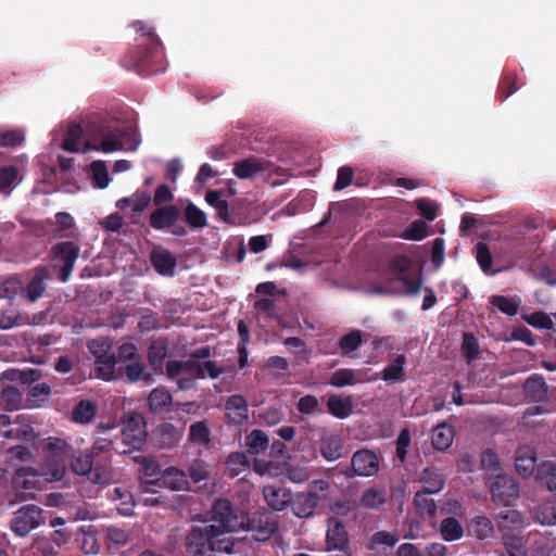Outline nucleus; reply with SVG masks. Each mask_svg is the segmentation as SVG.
Here are the masks:
<instances>
[{
  "label": "nucleus",
  "instance_id": "nucleus-1",
  "mask_svg": "<svg viewBox=\"0 0 556 556\" xmlns=\"http://www.w3.org/2000/svg\"><path fill=\"white\" fill-rule=\"evenodd\" d=\"M211 520L220 522L228 532L248 530L258 542L269 540L278 530V521L269 513H254L252 517L236 508L229 500L218 498L210 511Z\"/></svg>",
  "mask_w": 556,
  "mask_h": 556
},
{
  "label": "nucleus",
  "instance_id": "nucleus-2",
  "mask_svg": "<svg viewBox=\"0 0 556 556\" xmlns=\"http://www.w3.org/2000/svg\"><path fill=\"white\" fill-rule=\"evenodd\" d=\"M131 26L138 34L136 48L123 58V66L142 76L164 72V47L154 29L142 21H135Z\"/></svg>",
  "mask_w": 556,
  "mask_h": 556
},
{
  "label": "nucleus",
  "instance_id": "nucleus-3",
  "mask_svg": "<svg viewBox=\"0 0 556 556\" xmlns=\"http://www.w3.org/2000/svg\"><path fill=\"white\" fill-rule=\"evenodd\" d=\"M84 130L87 138L84 152L96 150L111 153L124 148V126L116 118L102 115L91 116Z\"/></svg>",
  "mask_w": 556,
  "mask_h": 556
},
{
  "label": "nucleus",
  "instance_id": "nucleus-4",
  "mask_svg": "<svg viewBox=\"0 0 556 556\" xmlns=\"http://www.w3.org/2000/svg\"><path fill=\"white\" fill-rule=\"evenodd\" d=\"M193 526L185 538L186 552L190 556H211V553L230 554L233 542L226 536L229 533L224 525Z\"/></svg>",
  "mask_w": 556,
  "mask_h": 556
},
{
  "label": "nucleus",
  "instance_id": "nucleus-5",
  "mask_svg": "<svg viewBox=\"0 0 556 556\" xmlns=\"http://www.w3.org/2000/svg\"><path fill=\"white\" fill-rule=\"evenodd\" d=\"M224 372L225 368L215 361L194 362L188 357L182 361H168L165 365L167 379L176 382L179 391L193 390L197 388V380L217 379Z\"/></svg>",
  "mask_w": 556,
  "mask_h": 556
},
{
  "label": "nucleus",
  "instance_id": "nucleus-6",
  "mask_svg": "<svg viewBox=\"0 0 556 556\" xmlns=\"http://www.w3.org/2000/svg\"><path fill=\"white\" fill-rule=\"evenodd\" d=\"M76 475L86 476L94 484H109L113 480V468L109 457L96 458L93 452L80 453L71 462Z\"/></svg>",
  "mask_w": 556,
  "mask_h": 556
},
{
  "label": "nucleus",
  "instance_id": "nucleus-7",
  "mask_svg": "<svg viewBox=\"0 0 556 556\" xmlns=\"http://www.w3.org/2000/svg\"><path fill=\"white\" fill-rule=\"evenodd\" d=\"M43 523V510L37 505L29 504L22 506L14 513L11 520V530L18 536H25Z\"/></svg>",
  "mask_w": 556,
  "mask_h": 556
},
{
  "label": "nucleus",
  "instance_id": "nucleus-8",
  "mask_svg": "<svg viewBox=\"0 0 556 556\" xmlns=\"http://www.w3.org/2000/svg\"><path fill=\"white\" fill-rule=\"evenodd\" d=\"M43 483L42 475L31 467L18 468L12 479L16 497L26 501L34 497V491L39 490Z\"/></svg>",
  "mask_w": 556,
  "mask_h": 556
},
{
  "label": "nucleus",
  "instance_id": "nucleus-9",
  "mask_svg": "<svg viewBox=\"0 0 556 556\" xmlns=\"http://www.w3.org/2000/svg\"><path fill=\"white\" fill-rule=\"evenodd\" d=\"M492 501L508 506L519 497L520 485L516 478L507 473H498L490 484Z\"/></svg>",
  "mask_w": 556,
  "mask_h": 556
},
{
  "label": "nucleus",
  "instance_id": "nucleus-10",
  "mask_svg": "<svg viewBox=\"0 0 556 556\" xmlns=\"http://www.w3.org/2000/svg\"><path fill=\"white\" fill-rule=\"evenodd\" d=\"M122 437L124 444L140 450L148 437L144 417L139 413L128 415L123 421Z\"/></svg>",
  "mask_w": 556,
  "mask_h": 556
},
{
  "label": "nucleus",
  "instance_id": "nucleus-11",
  "mask_svg": "<svg viewBox=\"0 0 556 556\" xmlns=\"http://www.w3.org/2000/svg\"><path fill=\"white\" fill-rule=\"evenodd\" d=\"M79 245L74 243L73 241H63L54 244L51 248L52 258L55 261H61L63 263L59 275V279L62 282L68 281L73 273L75 263L79 256Z\"/></svg>",
  "mask_w": 556,
  "mask_h": 556
},
{
  "label": "nucleus",
  "instance_id": "nucleus-12",
  "mask_svg": "<svg viewBox=\"0 0 556 556\" xmlns=\"http://www.w3.org/2000/svg\"><path fill=\"white\" fill-rule=\"evenodd\" d=\"M380 460L378 455L369 450L356 451L351 458V469L355 476L372 477L379 471Z\"/></svg>",
  "mask_w": 556,
  "mask_h": 556
},
{
  "label": "nucleus",
  "instance_id": "nucleus-13",
  "mask_svg": "<svg viewBox=\"0 0 556 556\" xmlns=\"http://www.w3.org/2000/svg\"><path fill=\"white\" fill-rule=\"evenodd\" d=\"M225 419L228 425L241 427L249 420V406L241 394H232L225 402Z\"/></svg>",
  "mask_w": 556,
  "mask_h": 556
},
{
  "label": "nucleus",
  "instance_id": "nucleus-14",
  "mask_svg": "<svg viewBox=\"0 0 556 556\" xmlns=\"http://www.w3.org/2000/svg\"><path fill=\"white\" fill-rule=\"evenodd\" d=\"M327 551H340L343 556H352L349 534L342 521L334 519L330 522L326 534Z\"/></svg>",
  "mask_w": 556,
  "mask_h": 556
},
{
  "label": "nucleus",
  "instance_id": "nucleus-15",
  "mask_svg": "<svg viewBox=\"0 0 556 556\" xmlns=\"http://www.w3.org/2000/svg\"><path fill=\"white\" fill-rule=\"evenodd\" d=\"M269 168L265 159L250 156L233 163L232 173L239 179H252Z\"/></svg>",
  "mask_w": 556,
  "mask_h": 556
},
{
  "label": "nucleus",
  "instance_id": "nucleus-16",
  "mask_svg": "<svg viewBox=\"0 0 556 556\" xmlns=\"http://www.w3.org/2000/svg\"><path fill=\"white\" fill-rule=\"evenodd\" d=\"M266 504L275 511L286 509L292 502V493L286 486L268 484L263 488Z\"/></svg>",
  "mask_w": 556,
  "mask_h": 556
},
{
  "label": "nucleus",
  "instance_id": "nucleus-17",
  "mask_svg": "<svg viewBox=\"0 0 556 556\" xmlns=\"http://www.w3.org/2000/svg\"><path fill=\"white\" fill-rule=\"evenodd\" d=\"M150 261L154 269L163 276H173L177 265L176 256L163 247H154L150 252Z\"/></svg>",
  "mask_w": 556,
  "mask_h": 556
},
{
  "label": "nucleus",
  "instance_id": "nucleus-18",
  "mask_svg": "<svg viewBox=\"0 0 556 556\" xmlns=\"http://www.w3.org/2000/svg\"><path fill=\"white\" fill-rule=\"evenodd\" d=\"M180 211L177 205L169 204L154 210L150 214V226L156 230H163L173 227L178 220Z\"/></svg>",
  "mask_w": 556,
  "mask_h": 556
},
{
  "label": "nucleus",
  "instance_id": "nucleus-19",
  "mask_svg": "<svg viewBox=\"0 0 556 556\" xmlns=\"http://www.w3.org/2000/svg\"><path fill=\"white\" fill-rule=\"evenodd\" d=\"M182 438V429L173 424H162L154 433V442L159 448L169 450L176 446Z\"/></svg>",
  "mask_w": 556,
  "mask_h": 556
},
{
  "label": "nucleus",
  "instance_id": "nucleus-20",
  "mask_svg": "<svg viewBox=\"0 0 556 556\" xmlns=\"http://www.w3.org/2000/svg\"><path fill=\"white\" fill-rule=\"evenodd\" d=\"M536 466V452L530 445H522L515 453V468L522 477L533 473Z\"/></svg>",
  "mask_w": 556,
  "mask_h": 556
},
{
  "label": "nucleus",
  "instance_id": "nucleus-21",
  "mask_svg": "<svg viewBox=\"0 0 556 556\" xmlns=\"http://www.w3.org/2000/svg\"><path fill=\"white\" fill-rule=\"evenodd\" d=\"M327 409L330 415L338 419L348 418L353 412L352 395L331 394L327 400Z\"/></svg>",
  "mask_w": 556,
  "mask_h": 556
},
{
  "label": "nucleus",
  "instance_id": "nucleus-22",
  "mask_svg": "<svg viewBox=\"0 0 556 556\" xmlns=\"http://www.w3.org/2000/svg\"><path fill=\"white\" fill-rule=\"evenodd\" d=\"M419 482L424 484L421 490L435 494L443 490L445 485V478L438 468L426 467L419 473Z\"/></svg>",
  "mask_w": 556,
  "mask_h": 556
},
{
  "label": "nucleus",
  "instance_id": "nucleus-23",
  "mask_svg": "<svg viewBox=\"0 0 556 556\" xmlns=\"http://www.w3.org/2000/svg\"><path fill=\"white\" fill-rule=\"evenodd\" d=\"M343 442L337 435H325L319 440V452L328 462H334L343 455Z\"/></svg>",
  "mask_w": 556,
  "mask_h": 556
},
{
  "label": "nucleus",
  "instance_id": "nucleus-24",
  "mask_svg": "<svg viewBox=\"0 0 556 556\" xmlns=\"http://www.w3.org/2000/svg\"><path fill=\"white\" fill-rule=\"evenodd\" d=\"M523 390L528 399L542 402L547 397L548 387L542 376L533 374L525 381Z\"/></svg>",
  "mask_w": 556,
  "mask_h": 556
},
{
  "label": "nucleus",
  "instance_id": "nucleus-25",
  "mask_svg": "<svg viewBox=\"0 0 556 556\" xmlns=\"http://www.w3.org/2000/svg\"><path fill=\"white\" fill-rule=\"evenodd\" d=\"M148 404L154 414L167 412L173 404V396L165 387H157L150 392Z\"/></svg>",
  "mask_w": 556,
  "mask_h": 556
},
{
  "label": "nucleus",
  "instance_id": "nucleus-26",
  "mask_svg": "<svg viewBox=\"0 0 556 556\" xmlns=\"http://www.w3.org/2000/svg\"><path fill=\"white\" fill-rule=\"evenodd\" d=\"M317 497L306 493H299L294 498L292 497L291 507L293 514L299 518L311 517L318 506Z\"/></svg>",
  "mask_w": 556,
  "mask_h": 556
},
{
  "label": "nucleus",
  "instance_id": "nucleus-27",
  "mask_svg": "<svg viewBox=\"0 0 556 556\" xmlns=\"http://www.w3.org/2000/svg\"><path fill=\"white\" fill-rule=\"evenodd\" d=\"M162 484L173 491H187L189 490V481L185 471L176 468L168 467L164 470L161 479Z\"/></svg>",
  "mask_w": 556,
  "mask_h": 556
},
{
  "label": "nucleus",
  "instance_id": "nucleus-28",
  "mask_svg": "<svg viewBox=\"0 0 556 556\" xmlns=\"http://www.w3.org/2000/svg\"><path fill=\"white\" fill-rule=\"evenodd\" d=\"M117 364V357L114 353H102L97 355V359L94 361V372L98 378L110 381L115 376V367Z\"/></svg>",
  "mask_w": 556,
  "mask_h": 556
},
{
  "label": "nucleus",
  "instance_id": "nucleus-29",
  "mask_svg": "<svg viewBox=\"0 0 556 556\" xmlns=\"http://www.w3.org/2000/svg\"><path fill=\"white\" fill-rule=\"evenodd\" d=\"M168 355V342L165 338H157L152 340L148 348L149 364L156 370L163 366L165 358Z\"/></svg>",
  "mask_w": 556,
  "mask_h": 556
},
{
  "label": "nucleus",
  "instance_id": "nucleus-30",
  "mask_svg": "<svg viewBox=\"0 0 556 556\" xmlns=\"http://www.w3.org/2000/svg\"><path fill=\"white\" fill-rule=\"evenodd\" d=\"M244 442L247 452L253 456L264 453L269 447L268 435L261 429H254L248 433Z\"/></svg>",
  "mask_w": 556,
  "mask_h": 556
},
{
  "label": "nucleus",
  "instance_id": "nucleus-31",
  "mask_svg": "<svg viewBox=\"0 0 556 556\" xmlns=\"http://www.w3.org/2000/svg\"><path fill=\"white\" fill-rule=\"evenodd\" d=\"M150 202L151 197L147 191H136L130 197L117 200L116 207L119 210L131 207L134 213H141L149 206Z\"/></svg>",
  "mask_w": 556,
  "mask_h": 556
},
{
  "label": "nucleus",
  "instance_id": "nucleus-32",
  "mask_svg": "<svg viewBox=\"0 0 556 556\" xmlns=\"http://www.w3.org/2000/svg\"><path fill=\"white\" fill-rule=\"evenodd\" d=\"M359 374V370L353 368H340L330 375L328 383L334 388L355 386L362 381Z\"/></svg>",
  "mask_w": 556,
  "mask_h": 556
},
{
  "label": "nucleus",
  "instance_id": "nucleus-33",
  "mask_svg": "<svg viewBox=\"0 0 556 556\" xmlns=\"http://www.w3.org/2000/svg\"><path fill=\"white\" fill-rule=\"evenodd\" d=\"M156 483V479H150L141 482V492L138 502L146 507H156L164 503V496L161 492L151 489Z\"/></svg>",
  "mask_w": 556,
  "mask_h": 556
},
{
  "label": "nucleus",
  "instance_id": "nucleus-34",
  "mask_svg": "<svg viewBox=\"0 0 556 556\" xmlns=\"http://www.w3.org/2000/svg\"><path fill=\"white\" fill-rule=\"evenodd\" d=\"M454 439V429L447 424H441L432 430L431 442L432 446L438 451L447 450Z\"/></svg>",
  "mask_w": 556,
  "mask_h": 556
},
{
  "label": "nucleus",
  "instance_id": "nucleus-35",
  "mask_svg": "<svg viewBox=\"0 0 556 556\" xmlns=\"http://www.w3.org/2000/svg\"><path fill=\"white\" fill-rule=\"evenodd\" d=\"M502 542L508 556H527V539L525 536L505 533L502 536Z\"/></svg>",
  "mask_w": 556,
  "mask_h": 556
},
{
  "label": "nucleus",
  "instance_id": "nucleus-36",
  "mask_svg": "<svg viewBox=\"0 0 556 556\" xmlns=\"http://www.w3.org/2000/svg\"><path fill=\"white\" fill-rule=\"evenodd\" d=\"M431 493L419 490L415 493L414 505L420 517L432 518L437 513V504L433 498L429 497Z\"/></svg>",
  "mask_w": 556,
  "mask_h": 556
},
{
  "label": "nucleus",
  "instance_id": "nucleus-37",
  "mask_svg": "<svg viewBox=\"0 0 556 556\" xmlns=\"http://www.w3.org/2000/svg\"><path fill=\"white\" fill-rule=\"evenodd\" d=\"M536 479L549 492L556 494V463L545 462L541 464L536 469Z\"/></svg>",
  "mask_w": 556,
  "mask_h": 556
},
{
  "label": "nucleus",
  "instance_id": "nucleus-38",
  "mask_svg": "<svg viewBox=\"0 0 556 556\" xmlns=\"http://www.w3.org/2000/svg\"><path fill=\"white\" fill-rule=\"evenodd\" d=\"M188 439L193 444L207 447L211 442V431L205 420L193 422L189 427Z\"/></svg>",
  "mask_w": 556,
  "mask_h": 556
},
{
  "label": "nucleus",
  "instance_id": "nucleus-39",
  "mask_svg": "<svg viewBox=\"0 0 556 556\" xmlns=\"http://www.w3.org/2000/svg\"><path fill=\"white\" fill-rule=\"evenodd\" d=\"M406 364V356L404 354L397 355L383 370L381 378L384 381H403L405 377L404 366Z\"/></svg>",
  "mask_w": 556,
  "mask_h": 556
},
{
  "label": "nucleus",
  "instance_id": "nucleus-40",
  "mask_svg": "<svg viewBox=\"0 0 556 556\" xmlns=\"http://www.w3.org/2000/svg\"><path fill=\"white\" fill-rule=\"evenodd\" d=\"M469 531L479 540H484L493 535L494 527L486 516H476L470 520Z\"/></svg>",
  "mask_w": 556,
  "mask_h": 556
},
{
  "label": "nucleus",
  "instance_id": "nucleus-41",
  "mask_svg": "<svg viewBox=\"0 0 556 556\" xmlns=\"http://www.w3.org/2000/svg\"><path fill=\"white\" fill-rule=\"evenodd\" d=\"M112 498L114 501H118L119 504L116 506L118 513L123 516H131L134 515L135 508V500L130 492L127 490L117 486L114 489Z\"/></svg>",
  "mask_w": 556,
  "mask_h": 556
},
{
  "label": "nucleus",
  "instance_id": "nucleus-42",
  "mask_svg": "<svg viewBox=\"0 0 556 556\" xmlns=\"http://www.w3.org/2000/svg\"><path fill=\"white\" fill-rule=\"evenodd\" d=\"M440 532L443 540L447 542L459 540L464 535L462 525L454 517H447L441 521Z\"/></svg>",
  "mask_w": 556,
  "mask_h": 556
},
{
  "label": "nucleus",
  "instance_id": "nucleus-43",
  "mask_svg": "<svg viewBox=\"0 0 556 556\" xmlns=\"http://www.w3.org/2000/svg\"><path fill=\"white\" fill-rule=\"evenodd\" d=\"M46 274L47 269L45 267H38L36 269L34 277L30 279L27 286V298L31 302H35L42 295L46 289V285L43 282Z\"/></svg>",
  "mask_w": 556,
  "mask_h": 556
},
{
  "label": "nucleus",
  "instance_id": "nucleus-44",
  "mask_svg": "<svg viewBox=\"0 0 556 556\" xmlns=\"http://www.w3.org/2000/svg\"><path fill=\"white\" fill-rule=\"evenodd\" d=\"M227 469L231 477H237L250 468V462L244 453L232 452L226 459Z\"/></svg>",
  "mask_w": 556,
  "mask_h": 556
},
{
  "label": "nucleus",
  "instance_id": "nucleus-45",
  "mask_svg": "<svg viewBox=\"0 0 556 556\" xmlns=\"http://www.w3.org/2000/svg\"><path fill=\"white\" fill-rule=\"evenodd\" d=\"M517 78L518 77L515 72H505L503 74L498 84L497 91V96L502 102L508 99L519 89V86L517 85Z\"/></svg>",
  "mask_w": 556,
  "mask_h": 556
},
{
  "label": "nucleus",
  "instance_id": "nucleus-46",
  "mask_svg": "<svg viewBox=\"0 0 556 556\" xmlns=\"http://www.w3.org/2000/svg\"><path fill=\"white\" fill-rule=\"evenodd\" d=\"M97 407L96 405L88 401L81 400L72 412V419L75 422L87 424L96 415Z\"/></svg>",
  "mask_w": 556,
  "mask_h": 556
},
{
  "label": "nucleus",
  "instance_id": "nucleus-47",
  "mask_svg": "<svg viewBox=\"0 0 556 556\" xmlns=\"http://www.w3.org/2000/svg\"><path fill=\"white\" fill-rule=\"evenodd\" d=\"M184 214L186 223L192 228H203L207 224L205 213L191 202L186 205Z\"/></svg>",
  "mask_w": 556,
  "mask_h": 556
},
{
  "label": "nucleus",
  "instance_id": "nucleus-48",
  "mask_svg": "<svg viewBox=\"0 0 556 556\" xmlns=\"http://www.w3.org/2000/svg\"><path fill=\"white\" fill-rule=\"evenodd\" d=\"M83 132H85V130L81 128L80 125L72 124L68 127L66 135L64 136L63 142H62V148L66 152H70V153L78 152L79 151L78 142L80 140Z\"/></svg>",
  "mask_w": 556,
  "mask_h": 556
},
{
  "label": "nucleus",
  "instance_id": "nucleus-49",
  "mask_svg": "<svg viewBox=\"0 0 556 556\" xmlns=\"http://www.w3.org/2000/svg\"><path fill=\"white\" fill-rule=\"evenodd\" d=\"M490 304L507 316H515L519 309V302L505 295H492Z\"/></svg>",
  "mask_w": 556,
  "mask_h": 556
},
{
  "label": "nucleus",
  "instance_id": "nucleus-50",
  "mask_svg": "<svg viewBox=\"0 0 556 556\" xmlns=\"http://www.w3.org/2000/svg\"><path fill=\"white\" fill-rule=\"evenodd\" d=\"M476 257L477 262L484 274H495L492 270L493 257L486 243L479 241L476 244Z\"/></svg>",
  "mask_w": 556,
  "mask_h": 556
},
{
  "label": "nucleus",
  "instance_id": "nucleus-51",
  "mask_svg": "<svg viewBox=\"0 0 556 556\" xmlns=\"http://www.w3.org/2000/svg\"><path fill=\"white\" fill-rule=\"evenodd\" d=\"M362 342L363 338L361 330H352L351 332L344 334L339 340V346L341 349L342 355H349L356 351L362 345Z\"/></svg>",
  "mask_w": 556,
  "mask_h": 556
},
{
  "label": "nucleus",
  "instance_id": "nucleus-52",
  "mask_svg": "<svg viewBox=\"0 0 556 556\" xmlns=\"http://www.w3.org/2000/svg\"><path fill=\"white\" fill-rule=\"evenodd\" d=\"M386 503V494L381 490L369 488L364 491L361 496V504L365 508L375 509L379 508Z\"/></svg>",
  "mask_w": 556,
  "mask_h": 556
},
{
  "label": "nucleus",
  "instance_id": "nucleus-53",
  "mask_svg": "<svg viewBox=\"0 0 556 556\" xmlns=\"http://www.w3.org/2000/svg\"><path fill=\"white\" fill-rule=\"evenodd\" d=\"M462 352L468 363L475 361L480 352L477 338L471 332H464L462 340Z\"/></svg>",
  "mask_w": 556,
  "mask_h": 556
},
{
  "label": "nucleus",
  "instance_id": "nucleus-54",
  "mask_svg": "<svg viewBox=\"0 0 556 556\" xmlns=\"http://www.w3.org/2000/svg\"><path fill=\"white\" fill-rule=\"evenodd\" d=\"M296 409L303 415L323 414V407L318 399L313 394H306L299 399Z\"/></svg>",
  "mask_w": 556,
  "mask_h": 556
},
{
  "label": "nucleus",
  "instance_id": "nucleus-55",
  "mask_svg": "<svg viewBox=\"0 0 556 556\" xmlns=\"http://www.w3.org/2000/svg\"><path fill=\"white\" fill-rule=\"evenodd\" d=\"M0 400L5 409L14 410L20 407L22 395L15 387L8 386L1 390Z\"/></svg>",
  "mask_w": 556,
  "mask_h": 556
},
{
  "label": "nucleus",
  "instance_id": "nucleus-56",
  "mask_svg": "<svg viewBox=\"0 0 556 556\" xmlns=\"http://www.w3.org/2000/svg\"><path fill=\"white\" fill-rule=\"evenodd\" d=\"M428 236V225L421 219L414 220L403 231L402 238L406 240L419 241Z\"/></svg>",
  "mask_w": 556,
  "mask_h": 556
},
{
  "label": "nucleus",
  "instance_id": "nucleus-57",
  "mask_svg": "<svg viewBox=\"0 0 556 556\" xmlns=\"http://www.w3.org/2000/svg\"><path fill=\"white\" fill-rule=\"evenodd\" d=\"M52 225L54 226L52 237L62 238L65 236L64 231L74 227V218L67 212H59L55 214V222Z\"/></svg>",
  "mask_w": 556,
  "mask_h": 556
},
{
  "label": "nucleus",
  "instance_id": "nucleus-58",
  "mask_svg": "<svg viewBox=\"0 0 556 556\" xmlns=\"http://www.w3.org/2000/svg\"><path fill=\"white\" fill-rule=\"evenodd\" d=\"M94 185L99 188H105L109 185L110 178L105 162L94 161L90 165Z\"/></svg>",
  "mask_w": 556,
  "mask_h": 556
},
{
  "label": "nucleus",
  "instance_id": "nucleus-59",
  "mask_svg": "<svg viewBox=\"0 0 556 556\" xmlns=\"http://www.w3.org/2000/svg\"><path fill=\"white\" fill-rule=\"evenodd\" d=\"M18 170L14 165L0 167V192L10 190L15 182Z\"/></svg>",
  "mask_w": 556,
  "mask_h": 556
},
{
  "label": "nucleus",
  "instance_id": "nucleus-60",
  "mask_svg": "<svg viewBox=\"0 0 556 556\" xmlns=\"http://www.w3.org/2000/svg\"><path fill=\"white\" fill-rule=\"evenodd\" d=\"M119 371L127 377V379L131 382H135L140 379L141 375L144 371V366L137 359L130 361L128 364H121Z\"/></svg>",
  "mask_w": 556,
  "mask_h": 556
},
{
  "label": "nucleus",
  "instance_id": "nucleus-61",
  "mask_svg": "<svg viewBox=\"0 0 556 556\" xmlns=\"http://www.w3.org/2000/svg\"><path fill=\"white\" fill-rule=\"evenodd\" d=\"M396 279L404 285V294L416 295L419 293L422 285L421 275H418L416 277H412L409 275H399Z\"/></svg>",
  "mask_w": 556,
  "mask_h": 556
},
{
  "label": "nucleus",
  "instance_id": "nucleus-62",
  "mask_svg": "<svg viewBox=\"0 0 556 556\" xmlns=\"http://www.w3.org/2000/svg\"><path fill=\"white\" fill-rule=\"evenodd\" d=\"M525 320L538 329H552L554 327L552 318L544 312H534L525 316Z\"/></svg>",
  "mask_w": 556,
  "mask_h": 556
},
{
  "label": "nucleus",
  "instance_id": "nucleus-63",
  "mask_svg": "<svg viewBox=\"0 0 556 556\" xmlns=\"http://www.w3.org/2000/svg\"><path fill=\"white\" fill-rule=\"evenodd\" d=\"M265 368L276 376H285L289 370V363L285 357L270 356L265 363Z\"/></svg>",
  "mask_w": 556,
  "mask_h": 556
},
{
  "label": "nucleus",
  "instance_id": "nucleus-64",
  "mask_svg": "<svg viewBox=\"0 0 556 556\" xmlns=\"http://www.w3.org/2000/svg\"><path fill=\"white\" fill-rule=\"evenodd\" d=\"M24 132L18 129L4 131L0 135V146L7 148H15L24 141Z\"/></svg>",
  "mask_w": 556,
  "mask_h": 556
}]
</instances>
